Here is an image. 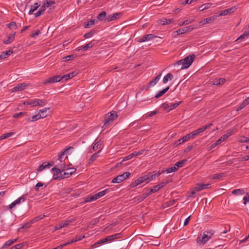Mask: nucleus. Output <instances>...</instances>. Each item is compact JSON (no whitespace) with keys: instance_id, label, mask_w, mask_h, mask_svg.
<instances>
[{"instance_id":"obj_1","label":"nucleus","mask_w":249,"mask_h":249,"mask_svg":"<svg viewBox=\"0 0 249 249\" xmlns=\"http://www.w3.org/2000/svg\"><path fill=\"white\" fill-rule=\"evenodd\" d=\"M212 125L213 124L212 123L208 124L182 137V141L181 142L188 141L191 139H194L196 136H197L200 133L203 132L207 129L209 128L211 126H212Z\"/></svg>"},{"instance_id":"obj_2","label":"nucleus","mask_w":249,"mask_h":249,"mask_svg":"<svg viewBox=\"0 0 249 249\" xmlns=\"http://www.w3.org/2000/svg\"><path fill=\"white\" fill-rule=\"evenodd\" d=\"M195 58L194 54H192L185 57L184 59H181L178 62V64L182 65L181 69L188 68L193 63Z\"/></svg>"},{"instance_id":"obj_3","label":"nucleus","mask_w":249,"mask_h":249,"mask_svg":"<svg viewBox=\"0 0 249 249\" xmlns=\"http://www.w3.org/2000/svg\"><path fill=\"white\" fill-rule=\"evenodd\" d=\"M117 117L118 114L116 111H113L107 114L105 117L104 124L103 128H107L109 124V122L115 120Z\"/></svg>"},{"instance_id":"obj_4","label":"nucleus","mask_w":249,"mask_h":249,"mask_svg":"<svg viewBox=\"0 0 249 249\" xmlns=\"http://www.w3.org/2000/svg\"><path fill=\"white\" fill-rule=\"evenodd\" d=\"M51 172L53 174V179L59 180L63 179V172L59 168L54 167L52 169Z\"/></svg>"},{"instance_id":"obj_5","label":"nucleus","mask_w":249,"mask_h":249,"mask_svg":"<svg viewBox=\"0 0 249 249\" xmlns=\"http://www.w3.org/2000/svg\"><path fill=\"white\" fill-rule=\"evenodd\" d=\"M213 235V233L212 231H205L201 236H198L197 238V242H200L203 244H205L211 238Z\"/></svg>"},{"instance_id":"obj_6","label":"nucleus","mask_w":249,"mask_h":249,"mask_svg":"<svg viewBox=\"0 0 249 249\" xmlns=\"http://www.w3.org/2000/svg\"><path fill=\"white\" fill-rule=\"evenodd\" d=\"M130 173L129 172H124L123 174L119 175L116 177L112 179V182L113 183H120L124 181V180H125V179L129 178V176H130Z\"/></svg>"},{"instance_id":"obj_7","label":"nucleus","mask_w":249,"mask_h":249,"mask_svg":"<svg viewBox=\"0 0 249 249\" xmlns=\"http://www.w3.org/2000/svg\"><path fill=\"white\" fill-rule=\"evenodd\" d=\"M40 111L41 113H38L36 114V115H35L32 117L31 119L30 118L28 119L29 121H32L34 122L35 121H36L40 118H44L46 117H47L46 111H47V108H44L40 110Z\"/></svg>"},{"instance_id":"obj_8","label":"nucleus","mask_w":249,"mask_h":249,"mask_svg":"<svg viewBox=\"0 0 249 249\" xmlns=\"http://www.w3.org/2000/svg\"><path fill=\"white\" fill-rule=\"evenodd\" d=\"M44 101L40 99H34L24 103V104L31 105L33 107H36L39 105H42L44 104Z\"/></svg>"},{"instance_id":"obj_9","label":"nucleus","mask_w":249,"mask_h":249,"mask_svg":"<svg viewBox=\"0 0 249 249\" xmlns=\"http://www.w3.org/2000/svg\"><path fill=\"white\" fill-rule=\"evenodd\" d=\"M157 36L155 35H154L153 34H147L145 36H142V37H141L138 42H145L146 41H149V40H152V39L156 37Z\"/></svg>"},{"instance_id":"obj_10","label":"nucleus","mask_w":249,"mask_h":249,"mask_svg":"<svg viewBox=\"0 0 249 249\" xmlns=\"http://www.w3.org/2000/svg\"><path fill=\"white\" fill-rule=\"evenodd\" d=\"M161 77V74H159L154 79L151 80L149 83L148 85L147 86L146 90H148L151 87L154 86L156 85L157 82L159 81Z\"/></svg>"},{"instance_id":"obj_11","label":"nucleus","mask_w":249,"mask_h":249,"mask_svg":"<svg viewBox=\"0 0 249 249\" xmlns=\"http://www.w3.org/2000/svg\"><path fill=\"white\" fill-rule=\"evenodd\" d=\"M236 9L237 8L235 6H233L230 8L221 11V13L219 14V16H222L227 15L228 14L233 13Z\"/></svg>"},{"instance_id":"obj_12","label":"nucleus","mask_w":249,"mask_h":249,"mask_svg":"<svg viewBox=\"0 0 249 249\" xmlns=\"http://www.w3.org/2000/svg\"><path fill=\"white\" fill-rule=\"evenodd\" d=\"M232 135V131L231 130H229L228 132L222 136L220 138H219L217 140V143L219 144L222 142L225 141L226 139H227L229 137H230Z\"/></svg>"},{"instance_id":"obj_13","label":"nucleus","mask_w":249,"mask_h":249,"mask_svg":"<svg viewBox=\"0 0 249 249\" xmlns=\"http://www.w3.org/2000/svg\"><path fill=\"white\" fill-rule=\"evenodd\" d=\"M72 222V220H67V221H65L63 222H62L61 223H60V224H59L57 226H56L55 227V230H60L63 228H64V227H67L69 224H70Z\"/></svg>"},{"instance_id":"obj_14","label":"nucleus","mask_w":249,"mask_h":249,"mask_svg":"<svg viewBox=\"0 0 249 249\" xmlns=\"http://www.w3.org/2000/svg\"><path fill=\"white\" fill-rule=\"evenodd\" d=\"M210 184H197L195 187V190L196 191H199L201 190L207 189L210 187Z\"/></svg>"},{"instance_id":"obj_15","label":"nucleus","mask_w":249,"mask_h":249,"mask_svg":"<svg viewBox=\"0 0 249 249\" xmlns=\"http://www.w3.org/2000/svg\"><path fill=\"white\" fill-rule=\"evenodd\" d=\"M63 80L62 76L60 75L54 76L48 80V83H53L57 82H60Z\"/></svg>"},{"instance_id":"obj_16","label":"nucleus","mask_w":249,"mask_h":249,"mask_svg":"<svg viewBox=\"0 0 249 249\" xmlns=\"http://www.w3.org/2000/svg\"><path fill=\"white\" fill-rule=\"evenodd\" d=\"M25 200V198L24 197L21 196L19 198L17 199L14 202H13L8 207L9 209H12L14 207H15L17 204H19L21 202H23Z\"/></svg>"},{"instance_id":"obj_17","label":"nucleus","mask_w":249,"mask_h":249,"mask_svg":"<svg viewBox=\"0 0 249 249\" xmlns=\"http://www.w3.org/2000/svg\"><path fill=\"white\" fill-rule=\"evenodd\" d=\"M73 147L72 146H69L67 149H66L63 151H62L61 153L59 155H58V160H59L60 161H62V158L63 156H64L65 155L69 154V151L70 150L73 149Z\"/></svg>"},{"instance_id":"obj_18","label":"nucleus","mask_w":249,"mask_h":249,"mask_svg":"<svg viewBox=\"0 0 249 249\" xmlns=\"http://www.w3.org/2000/svg\"><path fill=\"white\" fill-rule=\"evenodd\" d=\"M76 170V169L74 168H69V170H67V172H63V178H69L71 175L74 174Z\"/></svg>"},{"instance_id":"obj_19","label":"nucleus","mask_w":249,"mask_h":249,"mask_svg":"<svg viewBox=\"0 0 249 249\" xmlns=\"http://www.w3.org/2000/svg\"><path fill=\"white\" fill-rule=\"evenodd\" d=\"M170 89L169 86L167 87L166 88L163 89L161 90H159L156 94L155 97L157 99L161 97L163 95H164Z\"/></svg>"},{"instance_id":"obj_20","label":"nucleus","mask_w":249,"mask_h":249,"mask_svg":"<svg viewBox=\"0 0 249 249\" xmlns=\"http://www.w3.org/2000/svg\"><path fill=\"white\" fill-rule=\"evenodd\" d=\"M85 238V236H82V235H79V236H76L74 238H73L71 241H69L65 243V245H68L71 244L73 243L74 242H76L77 241H79L81 240L82 239Z\"/></svg>"},{"instance_id":"obj_21","label":"nucleus","mask_w":249,"mask_h":249,"mask_svg":"<svg viewBox=\"0 0 249 249\" xmlns=\"http://www.w3.org/2000/svg\"><path fill=\"white\" fill-rule=\"evenodd\" d=\"M77 74V72L76 71H73L72 72H70L68 74L64 75L62 76L63 79H64L65 81H67L68 79H71L74 77Z\"/></svg>"},{"instance_id":"obj_22","label":"nucleus","mask_w":249,"mask_h":249,"mask_svg":"<svg viewBox=\"0 0 249 249\" xmlns=\"http://www.w3.org/2000/svg\"><path fill=\"white\" fill-rule=\"evenodd\" d=\"M121 15L122 14L121 13H117L113 15H110L107 16V19L108 21L114 20L118 18V17Z\"/></svg>"},{"instance_id":"obj_23","label":"nucleus","mask_w":249,"mask_h":249,"mask_svg":"<svg viewBox=\"0 0 249 249\" xmlns=\"http://www.w3.org/2000/svg\"><path fill=\"white\" fill-rule=\"evenodd\" d=\"M122 234L121 233H117L114 234L107 236L109 242H112L115 239H119L121 237Z\"/></svg>"},{"instance_id":"obj_24","label":"nucleus","mask_w":249,"mask_h":249,"mask_svg":"<svg viewBox=\"0 0 249 249\" xmlns=\"http://www.w3.org/2000/svg\"><path fill=\"white\" fill-rule=\"evenodd\" d=\"M47 4H48V8H49V9L48 10V12L49 11V12H51L52 10H53L55 7V2L54 0H48Z\"/></svg>"},{"instance_id":"obj_25","label":"nucleus","mask_w":249,"mask_h":249,"mask_svg":"<svg viewBox=\"0 0 249 249\" xmlns=\"http://www.w3.org/2000/svg\"><path fill=\"white\" fill-rule=\"evenodd\" d=\"M26 86H27V85H26L25 83H23L19 84L18 86L15 87L13 89V91L22 90L26 88Z\"/></svg>"},{"instance_id":"obj_26","label":"nucleus","mask_w":249,"mask_h":249,"mask_svg":"<svg viewBox=\"0 0 249 249\" xmlns=\"http://www.w3.org/2000/svg\"><path fill=\"white\" fill-rule=\"evenodd\" d=\"M93 46V43L92 42V41L89 42V43L86 44L84 46H81L78 47L77 50V51H80L81 50H83V51H87L89 48L92 47Z\"/></svg>"},{"instance_id":"obj_27","label":"nucleus","mask_w":249,"mask_h":249,"mask_svg":"<svg viewBox=\"0 0 249 249\" xmlns=\"http://www.w3.org/2000/svg\"><path fill=\"white\" fill-rule=\"evenodd\" d=\"M17 240H18V238L15 239H12V240H9L7 241L0 248V249H3L7 247L11 246V245H12L13 244L15 243L17 241Z\"/></svg>"},{"instance_id":"obj_28","label":"nucleus","mask_w":249,"mask_h":249,"mask_svg":"<svg viewBox=\"0 0 249 249\" xmlns=\"http://www.w3.org/2000/svg\"><path fill=\"white\" fill-rule=\"evenodd\" d=\"M109 192V189H105L101 192H100L96 194H95V196L97 199L104 196L107 193H108Z\"/></svg>"},{"instance_id":"obj_29","label":"nucleus","mask_w":249,"mask_h":249,"mask_svg":"<svg viewBox=\"0 0 249 249\" xmlns=\"http://www.w3.org/2000/svg\"><path fill=\"white\" fill-rule=\"evenodd\" d=\"M187 161L186 159H184L181 160H179L176 162L174 164V166L176 167L177 170H178L179 168L182 167L183 166L184 163Z\"/></svg>"},{"instance_id":"obj_30","label":"nucleus","mask_w":249,"mask_h":249,"mask_svg":"<svg viewBox=\"0 0 249 249\" xmlns=\"http://www.w3.org/2000/svg\"><path fill=\"white\" fill-rule=\"evenodd\" d=\"M109 242L107 236L106 238L99 240L97 242L92 245V247L93 248L96 247L97 245L102 244Z\"/></svg>"},{"instance_id":"obj_31","label":"nucleus","mask_w":249,"mask_h":249,"mask_svg":"<svg viewBox=\"0 0 249 249\" xmlns=\"http://www.w3.org/2000/svg\"><path fill=\"white\" fill-rule=\"evenodd\" d=\"M225 79L223 78L215 79L213 82V85L216 86L222 85L225 82Z\"/></svg>"},{"instance_id":"obj_32","label":"nucleus","mask_w":249,"mask_h":249,"mask_svg":"<svg viewBox=\"0 0 249 249\" xmlns=\"http://www.w3.org/2000/svg\"><path fill=\"white\" fill-rule=\"evenodd\" d=\"M15 34H16V32H15L13 34L10 35V36L8 37V39L3 41V43L5 44H9L11 43V42H12L15 39Z\"/></svg>"},{"instance_id":"obj_33","label":"nucleus","mask_w":249,"mask_h":249,"mask_svg":"<svg viewBox=\"0 0 249 249\" xmlns=\"http://www.w3.org/2000/svg\"><path fill=\"white\" fill-rule=\"evenodd\" d=\"M13 53V51L8 50L2 53L0 55V59H3Z\"/></svg>"},{"instance_id":"obj_34","label":"nucleus","mask_w":249,"mask_h":249,"mask_svg":"<svg viewBox=\"0 0 249 249\" xmlns=\"http://www.w3.org/2000/svg\"><path fill=\"white\" fill-rule=\"evenodd\" d=\"M173 19L162 18L160 20V23L162 25L170 24L173 22Z\"/></svg>"},{"instance_id":"obj_35","label":"nucleus","mask_w":249,"mask_h":249,"mask_svg":"<svg viewBox=\"0 0 249 249\" xmlns=\"http://www.w3.org/2000/svg\"><path fill=\"white\" fill-rule=\"evenodd\" d=\"M213 18L212 17L206 18L199 22V23L202 25H205L208 23H210L213 22Z\"/></svg>"},{"instance_id":"obj_36","label":"nucleus","mask_w":249,"mask_h":249,"mask_svg":"<svg viewBox=\"0 0 249 249\" xmlns=\"http://www.w3.org/2000/svg\"><path fill=\"white\" fill-rule=\"evenodd\" d=\"M173 78V74L171 73H168L166 75L164 76L162 82L164 84H166V83H167L169 80H172Z\"/></svg>"},{"instance_id":"obj_37","label":"nucleus","mask_w":249,"mask_h":249,"mask_svg":"<svg viewBox=\"0 0 249 249\" xmlns=\"http://www.w3.org/2000/svg\"><path fill=\"white\" fill-rule=\"evenodd\" d=\"M140 180L142 181V182H145L146 183H148L150 181V179H149V177L148 176V174L144 175L142 177L139 178Z\"/></svg>"},{"instance_id":"obj_38","label":"nucleus","mask_w":249,"mask_h":249,"mask_svg":"<svg viewBox=\"0 0 249 249\" xmlns=\"http://www.w3.org/2000/svg\"><path fill=\"white\" fill-rule=\"evenodd\" d=\"M224 176V173H221L219 174H215L211 175V176L210 177V178H211L212 179H220V178L223 177Z\"/></svg>"},{"instance_id":"obj_39","label":"nucleus","mask_w":249,"mask_h":249,"mask_svg":"<svg viewBox=\"0 0 249 249\" xmlns=\"http://www.w3.org/2000/svg\"><path fill=\"white\" fill-rule=\"evenodd\" d=\"M249 37V31H245L242 35H241L236 41L242 40L243 39H247Z\"/></svg>"},{"instance_id":"obj_40","label":"nucleus","mask_w":249,"mask_h":249,"mask_svg":"<svg viewBox=\"0 0 249 249\" xmlns=\"http://www.w3.org/2000/svg\"><path fill=\"white\" fill-rule=\"evenodd\" d=\"M46 216L45 214H41L40 215H38L33 219H32L31 220V223H34L36 221H38L42 219L43 218H44Z\"/></svg>"},{"instance_id":"obj_41","label":"nucleus","mask_w":249,"mask_h":249,"mask_svg":"<svg viewBox=\"0 0 249 249\" xmlns=\"http://www.w3.org/2000/svg\"><path fill=\"white\" fill-rule=\"evenodd\" d=\"M211 5L212 4L210 3L203 4L199 7L198 9L200 11H202L205 9L209 8Z\"/></svg>"},{"instance_id":"obj_42","label":"nucleus","mask_w":249,"mask_h":249,"mask_svg":"<svg viewBox=\"0 0 249 249\" xmlns=\"http://www.w3.org/2000/svg\"><path fill=\"white\" fill-rule=\"evenodd\" d=\"M39 5L37 2L34 4V5L31 6V9L29 12L30 15L32 14L35 11H36Z\"/></svg>"},{"instance_id":"obj_43","label":"nucleus","mask_w":249,"mask_h":249,"mask_svg":"<svg viewBox=\"0 0 249 249\" xmlns=\"http://www.w3.org/2000/svg\"><path fill=\"white\" fill-rule=\"evenodd\" d=\"M232 194L235 195H240L244 194V191L242 189H237L233 190L232 191Z\"/></svg>"},{"instance_id":"obj_44","label":"nucleus","mask_w":249,"mask_h":249,"mask_svg":"<svg viewBox=\"0 0 249 249\" xmlns=\"http://www.w3.org/2000/svg\"><path fill=\"white\" fill-rule=\"evenodd\" d=\"M101 145H102L101 141H98V142H96L94 144V145L93 147V150L94 151H96L98 149H100L101 147Z\"/></svg>"},{"instance_id":"obj_45","label":"nucleus","mask_w":249,"mask_h":249,"mask_svg":"<svg viewBox=\"0 0 249 249\" xmlns=\"http://www.w3.org/2000/svg\"><path fill=\"white\" fill-rule=\"evenodd\" d=\"M182 102V101H179L178 102L172 104L170 106L171 108L168 110V112H169L170 111L177 108L179 105L181 104Z\"/></svg>"},{"instance_id":"obj_46","label":"nucleus","mask_w":249,"mask_h":249,"mask_svg":"<svg viewBox=\"0 0 249 249\" xmlns=\"http://www.w3.org/2000/svg\"><path fill=\"white\" fill-rule=\"evenodd\" d=\"M142 181L140 180V178H139L135 180L134 182H133L130 186L131 187H135L137 186V185L140 184L142 183Z\"/></svg>"},{"instance_id":"obj_47","label":"nucleus","mask_w":249,"mask_h":249,"mask_svg":"<svg viewBox=\"0 0 249 249\" xmlns=\"http://www.w3.org/2000/svg\"><path fill=\"white\" fill-rule=\"evenodd\" d=\"M95 24V20L91 19L90 21H88L87 23H85L84 25L85 28H89L90 26L94 25Z\"/></svg>"},{"instance_id":"obj_48","label":"nucleus","mask_w":249,"mask_h":249,"mask_svg":"<svg viewBox=\"0 0 249 249\" xmlns=\"http://www.w3.org/2000/svg\"><path fill=\"white\" fill-rule=\"evenodd\" d=\"M97 198L95 196V195H94L93 196H88L85 199V201L86 202H91V201H94V200H96Z\"/></svg>"},{"instance_id":"obj_49","label":"nucleus","mask_w":249,"mask_h":249,"mask_svg":"<svg viewBox=\"0 0 249 249\" xmlns=\"http://www.w3.org/2000/svg\"><path fill=\"white\" fill-rule=\"evenodd\" d=\"M106 16V13L105 11L101 12L98 16L97 18L99 20H103Z\"/></svg>"},{"instance_id":"obj_50","label":"nucleus","mask_w":249,"mask_h":249,"mask_svg":"<svg viewBox=\"0 0 249 249\" xmlns=\"http://www.w3.org/2000/svg\"><path fill=\"white\" fill-rule=\"evenodd\" d=\"M47 168V163L44 162L42 164L40 165L37 169L38 172H40Z\"/></svg>"},{"instance_id":"obj_51","label":"nucleus","mask_w":249,"mask_h":249,"mask_svg":"<svg viewBox=\"0 0 249 249\" xmlns=\"http://www.w3.org/2000/svg\"><path fill=\"white\" fill-rule=\"evenodd\" d=\"M148 176H149V177L150 181L152 180L155 179L156 178H158L157 175H156L155 173L154 174L153 172H149L148 173Z\"/></svg>"},{"instance_id":"obj_52","label":"nucleus","mask_w":249,"mask_h":249,"mask_svg":"<svg viewBox=\"0 0 249 249\" xmlns=\"http://www.w3.org/2000/svg\"><path fill=\"white\" fill-rule=\"evenodd\" d=\"M7 27L10 29H17V26L15 22L12 21L7 25Z\"/></svg>"},{"instance_id":"obj_53","label":"nucleus","mask_w":249,"mask_h":249,"mask_svg":"<svg viewBox=\"0 0 249 249\" xmlns=\"http://www.w3.org/2000/svg\"><path fill=\"white\" fill-rule=\"evenodd\" d=\"M95 33V32L94 31H91L90 32L85 34L84 36L85 38H88L92 37Z\"/></svg>"},{"instance_id":"obj_54","label":"nucleus","mask_w":249,"mask_h":249,"mask_svg":"<svg viewBox=\"0 0 249 249\" xmlns=\"http://www.w3.org/2000/svg\"><path fill=\"white\" fill-rule=\"evenodd\" d=\"M177 171V170L176 167H175L174 166L173 167H171L168 168L165 170V171L167 173H171L172 172H176Z\"/></svg>"},{"instance_id":"obj_55","label":"nucleus","mask_w":249,"mask_h":249,"mask_svg":"<svg viewBox=\"0 0 249 249\" xmlns=\"http://www.w3.org/2000/svg\"><path fill=\"white\" fill-rule=\"evenodd\" d=\"M24 244L23 243H21L13 246L10 249H20L24 246Z\"/></svg>"},{"instance_id":"obj_56","label":"nucleus","mask_w":249,"mask_h":249,"mask_svg":"<svg viewBox=\"0 0 249 249\" xmlns=\"http://www.w3.org/2000/svg\"><path fill=\"white\" fill-rule=\"evenodd\" d=\"M13 132L6 133L1 135L0 139H4L12 136L13 135Z\"/></svg>"},{"instance_id":"obj_57","label":"nucleus","mask_w":249,"mask_h":249,"mask_svg":"<svg viewBox=\"0 0 249 249\" xmlns=\"http://www.w3.org/2000/svg\"><path fill=\"white\" fill-rule=\"evenodd\" d=\"M176 32L178 35H179L187 33V30L186 28L184 27L178 30Z\"/></svg>"},{"instance_id":"obj_58","label":"nucleus","mask_w":249,"mask_h":249,"mask_svg":"<svg viewBox=\"0 0 249 249\" xmlns=\"http://www.w3.org/2000/svg\"><path fill=\"white\" fill-rule=\"evenodd\" d=\"M158 111H151V112L148 113L147 114H145V117L146 118H147L149 117H152L153 116L157 114L158 113Z\"/></svg>"},{"instance_id":"obj_59","label":"nucleus","mask_w":249,"mask_h":249,"mask_svg":"<svg viewBox=\"0 0 249 249\" xmlns=\"http://www.w3.org/2000/svg\"><path fill=\"white\" fill-rule=\"evenodd\" d=\"M100 151V150H99L98 152L93 154L92 155V156L91 157V158H90L89 160L90 161H91V162H93V161H95L96 160V158L98 157V153Z\"/></svg>"},{"instance_id":"obj_60","label":"nucleus","mask_w":249,"mask_h":249,"mask_svg":"<svg viewBox=\"0 0 249 249\" xmlns=\"http://www.w3.org/2000/svg\"><path fill=\"white\" fill-rule=\"evenodd\" d=\"M143 200V199L140 195L137 196L134 198V202H136L137 203H139Z\"/></svg>"},{"instance_id":"obj_61","label":"nucleus","mask_w":249,"mask_h":249,"mask_svg":"<svg viewBox=\"0 0 249 249\" xmlns=\"http://www.w3.org/2000/svg\"><path fill=\"white\" fill-rule=\"evenodd\" d=\"M248 140H249V138L241 136L238 140V142L241 143L247 142Z\"/></svg>"},{"instance_id":"obj_62","label":"nucleus","mask_w":249,"mask_h":249,"mask_svg":"<svg viewBox=\"0 0 249 249\" xmlns=\"http://www.w3.org/2000/svg\"><path fill=\"white\" fill-rule=\"evenodd\" d=\"M74 55L73 54L67 55L63 58V61L65 62L68 61L71 59V58H73L74 57Z\"/></svg>"},{"instance_id":"obj_63","label":"nucleus","mask_w":249,"mask_h":249,"mask_svg":"<svg viewBox=\"0 0 249 249\" xmlns=\"http://www.w3.org/2000/svg\"><path fill=\"white\" fill-rule=\"evenodd\" d=\"M37 176V173L35 171L32 172L30 173L29 177L31 179H34L36 178Z\"/></svg>"},{"instance_id":"obj_64","label":"nucleus","mask_w":249,"mask_h":249,"mask_svg":"<svg viewBox=\"0 0 249 249\" xmlns=\"http://www.w3.org/2000/svg\"><path fill=\"white\" fill-rule=\"evenodd\" d=\"M40 34V31L39 30L37 29L35 31V32L33 33L31 35V36L33 38H35L37 36L39 35Z\"/></svg>"}]
</instances>
